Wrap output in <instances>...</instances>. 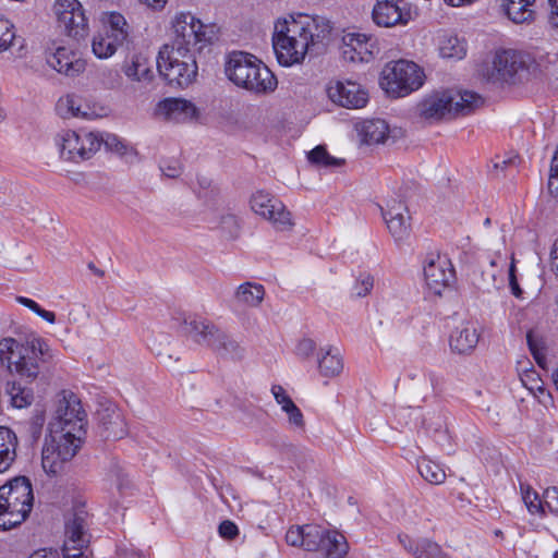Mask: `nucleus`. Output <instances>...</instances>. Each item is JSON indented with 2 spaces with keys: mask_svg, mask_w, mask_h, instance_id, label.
I'll return each mask as SVG.
<instances>
[{
  "mask_svg": "<svg viewBox=\"0 0 558 558\" xmlns=\"http://www.w3.org/2000/svg\"><path fill=\"white\" fill-rule=\"evenodd\" d=\"M287 543L308 551L322 550L326 558H343L349 550L345 537L337 530L317 524L293 526L286 534Z\"/></svg>",
  "mask_w": 558,
  "mask_h": 558,
  "instance_id": "5",
  "label": "nucleus"
},
{
  "mask_svg": "<svg viewBox=\"0 0 558 558\" xmlns=\"http://www.w3.org/2000/svg\"><path fill=\"white\" fill-rule=\"evenodd\" d=\"M315 349L316 343L314 342V340L304 338L300 340L299 343L296 344L295 352L298 356L302 359H308L314 353Z\"/></svg>",
  "mask_w": 558,
  "mask_h": 558,
  "instance_id": "51",
  "label": "nucleus"
},
{
  "mask_svg": "<svg viewBox=\"0 0 558 558\" xmlns=\"http://www.w3.org/2000/svg\"><path fill=\"white\" fill-rule=\"evenodd\" d=\"M373 287V277L368 274H363L356 279L352 288V294L356 298L366 296L372 291Z\"/></svg>",
  "mask_w": 558,
  "mask_h": 558,
  "instance_id": "43",
  "label": "nucleus"
},
{
  "mask_svg": "<svg viewBox=\"0 0 558 558\" xmlns=\"http://www.w3.org/2000/svg\"><path fill=\"white\" fill-rule=\"evenodd\" d=\"M526 340L533 356L538 363H541V352L531 332L526 335Z\"/></svg>",
  "mask_w": 558,
  "mask_h": 558,
  "instance_id": "59",
  "label": "nucleus"
},
{
  "mask_svg": "<svg viewBox=\"0 0 558 558\" xmlns=\"http://www.w3.org/2000/svg\"><path fill=\"white\" fill-rule=\"evenodd\" d=\"M130 27L123 15L112 12L108 16L104 32L94 36L92 49L99 59H108L113 56L118 47L129 41Z\"/></svg>",
  "mask_w": 558,
  "mask_h": 558,
  "instance_id": "14",
  "label": "nucleus"
},
{
  "mask_svg": "<svg viewBox=\"0 0 558 558\" xmlns=\"http://www.w3.org/2000/svg\"><path fill=\"white\" fill-rule=\"evenodd\" d=\"M174 34L172 48H187L190 50L201 51L204 47L211 44L217 35L215 24H204L191 12H179L171 22Z\"/></svg>",
  "mask_w": 558,
  "mask_h": 558,
  "instance_id": "10",
  "label": "nucleus"
},
{
  "mask_svg": "<svg viewBox=\"0 0 558 558\" xmlns=\"http://www.w3.org/2000/svg\"><path fill=\"white\" fill-rule=\"evenodd\" d=\"M112 472L116 477L117 485L119 487H121L123 485V476H124L122 469L120 466L116 465L114 469L112 470Z\"/></svg>",
  "mask_w": 558,
  "mask_h": 558,
  "instance_id": "64",
  "label": "nucleus"
},
{
  "mask_svg": "<svg viewBox=\"0 0 558 558\" xmlns=\"http://www.w3.org/2000/svg\"><path fill=\"white\" fill-rule=\"evenodd\" d=\"M411 20V12L403 0H374L372 21L384 28L403 26Z\"/></svg>",
  "mask_w": 558,
  "mask_h": 558,
  "instance_id": "19",
  "label": "nucleus"
},
{
  "mask_svg": "<svg viewBox=\"0 0 558 558\" xmlns=\"http://www.w3.org/2000/svg\"><path fill=\"white\" fill-rule=\"evenodd\" d=\"M308 160L324 168H336L343 162L342 159L330 156L326 148L320 145L308 153Z\"/></svg>",
  "mask_w": 558,
  "mask_h": 558,
  "instance_id": "41",
  "label": "nucleus"
},
{
  "mask_svg": "<svg viewBox=\"0 0 558 558\" xmlns=\"http://www.w3.org/2000/svg\"><path fill=\"white\" fill-rule=\"evenodd\" d=\"M271 393L277 401V403L281 407V410L284 407H288L292 401L290 396L287 393V391L283 389V387L279 385H275L271 387Z\"/></svg>",
  "mask_w": 558,
  "mask_h": 558,
  "instance_id": "53",
  "label": "nucleus"
},
{
  "mask_svg": "<svg viewBox=\"0 0 558 558\" xmlns=\"http://www.w3.org/2000/svg\"><path fill=\"white\" fill-rule=\"evenodd\" d=\"M252 210L268 220L276 230L288 231L293 227L291 213L283 203L270 194L258 191L254 193L250 201Z\"/></svg>",
  "mask_w": 558,
  "mask_h": 558,
  "instance_id": "15",
  "label": "nucleus"
},
{
  "mask_svg": "<svg viewBox=\"0 0 558 558\" xmlns=\"http://www.w3.org/2000/svg\"><path fill=\"white\" fill-rule=\"evenodd\" d=\"M53 144L61 160L81 163L92 159L100 149L102 134L84 129H65L54 135Z\"/></svg>",
  "mask_w": 558,
  "mask_h": 558,
  "instance_id": "9",
  "label": "nucleus"
},
{
  "mask_svg": "<svg viewBox=\"0 0 558 558\" xmlns=\"http://www.w3.org/2000/svg\"><path fill=\"white\" fill-rule=\"evenodd\" d=\"M534 2L535 0H507L506 14L515 24L530 23L534 20Z\"/></svg>",
  "mask_w": 558,
  "mask_h": 558,
  "instance_id": "33",
  "label": "nucleus"
},
{
  "mask_svg": "<svg viewBox=\"0 0 558 558\" xmlns=\"http://www.w3.org/2000/svg\"><path fill=\"white\" fill-rule=\"evenodd\" d=\"M47 64L60 74L76 76L84 72L85 60L69 46L53 43L45 52Z\"/></svg>",
  "mask_w": 558,
  "mask_h": 558,
  "instance_id": "18",
  "label": "nucleus"
},
{
  "mask_svg": "<svg viewBox=\"0 0 558 558\" xmlns=\"http://www.w3.org/2000/svg\"><path fill=\"white\" fill-rule=\"evenodd\" d=\"M7 393L10 397L12 407L16 409L26 408L34 401V393L32 389L17 381H10L7 384Z\"/></svg>",
  "mask_w": 558,
  "mask_h": 558,
  "instance_id": "36",
  "label": "nucleus"
},
{
  "mask_svg": "<svg viewBox=\"0 0 558 558\" xmlns=\"http://www.w3.org/2000/svg\"><path fill=\"white\" fill-rule=\"evenodd\" d=\"M184 331L195 342L211 348L220 330L208 320L193 318L184 323Z\"/></svg>",
  "mask_w": 558,
  "mask_h": 558,
  "instance_id": "29",
  "label": "nucleus"
},
{
  "mask_svg": "<svg viewBox=\"0 0 558 558\" xmlns=\"http://www.w3.org/2000/svg\"><path fill=\"white\" fill-rule=\"evenodd\" d=\"M32 484L24 476L15 477L0 487V529L21 524L33 508Z\"/></svg>",
  "mask_w": 558,
  "mask_h": 558,
  "instance_id": "6",
  "label": "nucleus"
},
{
  "mask_svg": "<svg viewBox=\"0 0 558 558\" xmlns=\"http://www.w3.org/2000/svg\"><path fill=\"white\" fill-rule=\"evenodd\" d=\"M54 359V352L48 342L36 332L28 331L19 339H0V361L7 364L11 373L34 380L40 371V364Z\"/></svg>",
  "mask_w": 558,
  "mask_h": 558,
  "instance_id": "2",
  "label": "nucleus"
},
{
  "mask_svg": "<svg viewBox=\"0 0 558 558\" xmlns=\"http://www.w3.org/2000/svg\"><path fill=\"white\" fill-rule=\"evenodd\" d=\"M329 99L348 109L363 108L368 101L367 92L353 81H332L328 84Z\"/></svg>",
  "mask_w": 558,
  "mask_h": 558,
  "instance_id": "20",
  "label": "nucleus"
},
{
  "mask_svg": "<svg viewBox=\"0 0 558 558\" xmlns=\"http://www.w3.org/2000/svg\"><path fill=\"white\" fill-rule=\"evenodd\" d=\"M410 549L415 558H451L438 544L429 539L418 541L416 547Z\"/></svg>",
  "mask_w": 558,
  "mask_h": 558,
  "instance_id": "39",
  "label": "nucleus"
},
{
  "mask_svg": "<svg viewBox=\"0 0 558 558\" xmlns=\"http://www.w3.org/2000/svg\"><path fill=\"white\" fill-rule=\"evenodd\" d=\"M374 44L365 34L347 33L342 37V57L351 62H368L373 58Z\"/></svg>",
  "mask_w": 558,
  "mask_h": 558,
  "instance_id": "24",
  "label": "nucleus"
},
{
  "mask_svg": "<svg viewBox=\"0 0 558 558\" xmlns=\"http://www.w3.org/2000/svg\"><path fill=\"white\" fill-rule=\"evenodd\" d=\"M515 271H517L515 259H514V256L512 254L511 255V262H510L509 269H508L509 287H510L511 293L515 298L521 299L522 294H523V291H522V289L519 286Z\"/></svg>",
  "mask_w": 558,
  "mask_h": 558,
  "instance_id": "49",
  "label": "nucleus"
},
{
  "mask_svg": "<svg viewBox=\"0 0 558 558\" xmlns=\"http://www.w3.org/2000/svg\"><path fill=\"white\" fill-rule=\"evenodd\" d=\"M80 109L81 111L88 113V117H77V119L94 120L101 117V113H99L95 107L89 106L83 100L81 101Z\"/></svg>",
  "mask_w": 558,
  "mask_h": 558,
  "instance_id": "55",
  "label": "nucleus"
},
{
  "mask_svg": "<svg viewBox=\"0 0 558 558\" xmlns=\"http://www.w3.org/2000/svg\"><path fill=\"white\" fill-rule=\"evenodd\" d=\"M160 171L167 178L175 179L182 173V166L177 159H165L159 165Z\"/></svg>",
  "mask_w": 558,
  "mask_h": 558,
  "instance_id": "45",
  "label": "nucleus"
},
{
  "mask_svg": "<svg viewBox=\"0 0 558 558\" xmlns=\"http://www.w3.org/2000/svg\"><path fill=\"white\" fill-rule=\"evenodd\" d=\"M478 339L480 333L474 323L462 322L450 335V348L460 354L469 353L475 349Z\"/></svg>",
  "mask_w": 558,
  "mask_h": 558,
  "instance_id": "26",
  "label": "nucleus"
},
{
  "mask_svg": "<svg viewBox=\"0 0 558 558\" xmlns=\"http://www.w3.org/2000/svg\"><path fill=\"white\" fill-rule=\"evenodd\" d=\"M388 124L385 120L375 119L364 122L362 126V135L367 144L384 143L388 136Z\"/></svg>",
  "mask_w": 558,
  "mask_h": 558,
  "instance_id": "34",
  "label": "nucleus"
},
{
  "mask_svg": "<svg viewBox=\"0 0 558 558\" xmlns=\"http://www.w3.org/2000/svg\"><path fill=\"white\" fill-rule=\"evenodd\" d=\"M88 537L85 532L84 520L74 515L66 522L63 558H81L87 547Z\"/></svg>",
  "mask_w": 558,
  "mask_h": 558,
  "instance_id": "23",
  "label": "nucleus"
},
{
  "mask_svg": "<svg viewBox=\"0 0 558 558\" xmlns=\"http://www.w3.org/2000/svg\"><path fill=\"white\" fill-rule=\"evenodd\" d=\"M548 191L551 195H558V174L551 170L548 179Z\"/></svg>",
  "mask_w": 558,
  "mask_h": 558,
  "instance_id": "60",
  "label": "nucleus"
},
{
  "mask_svg": "<svg viewBox=\"0 0 558 558\" xmlns=\"http://www.w3.org/2000/svg\"><path fill=\"white\" fill-rule=\"evenodd\" d=\"M54 12L59 26L73 38L87 34L88 22L82 4L77 0H57Z\"/></svg>",
  "mask_w": 558,
  "mask_h": 558,
  "instance_id": "17",
  "label": "nucleus"
},
{
  "mask_svg": "<svg viewBox=\"0 0 558 558\" xmlns=\"http://www.w3.org/2000/svg\"><path fill=\"white\" fill-rule=\"evenodd\" d=\"M436 45L441 58L460 60L466 54V43L451 33H439Z\"/></svg>",
  "mask_w": 558,
  "mask_h": 558,
  "instance_id": "31",
  "label": "nucleus"
},
{
  "mask_svg": "<svg viewBox=\"0 0 558 558\" xmlns=\"http://www.w3.org/2000/svg\"><path fill=\"white\" fill-rule=\"evenodd\" d=\"M159 74L169 85L178 87L190 86L197 76L195 52L187 48H172L163 45L156 60Z\"/></svg>",
  "mask_w": 558,
  "mask_h": 558,
  "instance_id": "7",
  "label": "nucleus"
},
{
  "mask_svg": "<svg viewBox=\"0 0 558 558\" xmlns=\"http://www.w3.org/2000/svg\"><path fill=\"white\" fill-rule=\"evenodd\" d=\"M521 384L530 391L532 395L535 390H539V386L544 383L541 379L539 375L534 371H525L520 377Z\"/></svg>",
  "mask_w": 558,
  "mask_h": 558,
  "instance_id": "44",
  "label": "nucleus"
},
{
  "mask_svg": "<svg viewBox=\"0 0 558 558\" xmlns=\"http://www.w3.org/2000/svg\"><path fill=\"white\" fill-rule=\"evenodd\" d=\"M102 145L109 150L123 155L126 153V144L114 134L102 135Z\"/></svg>",
  "mask_w": 558,
  "mask_h": 558,
  "instance_id": "46",
  "label": "nucleus"
},
{
  "mask_svg": "<svg viewBox=\"0 0 558 558\" xmlns=\"http://www.w3.org/2000/svg\"><path fill=\"white\" fill-rule=\"evenodd\" d=\"M482 104V97L473 92H435L418 102L417 112L424 120L436 122L458 114H469Z\"/></svg>",
  "mask_w": 558,
  "mask_h": 558,
  "instance_id": "4",
  "label": "nucleus"
},
{
  "mask_svg": "<svg viewBox=\"0 0 558 558\" xmlns=\"http://www.w3.org/2000/svg\"><path fill=\"white\" fill-rule=\"evenodd\" d=\"M521 495L524 505L526 506L531 514L545 515L544 504L537 492H535L530 485L521 484Z\"/></svg>",
  "mask_w": 558,
  "mask_h": 558,
  "instance_id": "40",
  "label": "nucleus"
},
{
  "mask_svg": "<svg viewBox=\"0 0 558 558\" xmlns=\"http://www.w3.org/2000/svg\"><path fill=\"white\" fill-rule=\"evenodd\" d=\"M529 56L512 49L498 50L482 70L490 82H510L527 70Z\"/></svg>",
  "mask_w": 558,
  "mask_h": 558,
  "instance_id": "13",
  "label": "nucleus"
},
{
  "mask_svg": "<svg viewBox=\"0 0 558 558\" xmlns=\"http://www.w3.org/2000/svg\"><path fill=\"white\" fill-rule=\"evenodd\" d=\"M287 413L289 423L295 427L302 428L304 426L303 414L294 402H291L288 407L282 409Z\"/></svg>",
  "mask_w": 558,
  "mask_h": 558,
  "instance_id": "50",
  "label": "nucleus"
},
{
  "mask_svg": "<svg viewBox=\"0 0 558 558\" xmlns=\"http://www.w3.org/2000/svg\"><path fill=\"white\" fill-rule=\"evenodd\" d=\"M17 302L24 305L25 307L29 308L35 314H37L41 307L37 302L25 296H19Z\"/></svg>",
  "mask_w": 558,
  "mask_h": 558,
  "instance_id": "58",
  "label": "nucleus"
},
{
  "mask_svg": "<svg viewBox=\"0 0 558 558\" xmlns=\"http://www.w3.org/2000/svg\"><path fill=\"white\" fill-rule=\"evenodd\" d=\"M330 32V23L324 19L290 16L279 20L272 35L278 62L283 66L302 63L311 48L323 44Z\"/></svg>",
  "mask_w": 558,
  "mask_h": 558,
  "instance_id": "1",
  "label": "nucleus"
},
{
  "mask_svg": "<svg viewBox=\"0 0 558 558\" xmlns=\"http://www.w3.org/2000/svg\"><path fill=\"white\" fill-rule=\"evenodd\" d=\"M383 218L396 241L404 240L410 234V216L407 206L396 198L388 199L386 207L380 206Z\"/></svg>",
  "mask_w": 558,
  "mask_h": 558,
  "instance_id": "21",
  "label": "nucleus"
},
{
  "mask_svg": "<svg viewBox=\"0 0 558 558\" xmlns=\"http://www.w3.org/2000/svg\"><path fill=\"white\" fill-rule=\"evenodd\" d=\"M19 439L15 433L4 426H0V473H4L16 460Z\"/></svg>",
  "mask_w": 558,
  "mask_h": 558,
  "instance_id": "30",
  "label": "nucleus"
},
{
  "mask_svg": "<svg viewBox=\"0 0 558 558\" xmlns=\"http://www.w3.org/2000/svg\"><path fill=\"white\" fill-rule=\"evenodd\" d=\"M122 72L131 82L143 85L150 84L155 78L148 59L141 53L133 54L130 60L124 61Z\"/></svg>",
  "mask_w": 558,
  "mask_h": 558,
  "instance_id": "27",
  "label": "nucleus"
},
{
  "mask_svg": "<svg viewBox=\"0 0 558 558\" xmlns=\"http://www.w3.org/2000/svg\"><path fill=\"white\" fill-rule=\"evenodd\" d=\"M156 116L169 122L185 123L197 116L193 102L184 98H166L156 106Z\"/></svg>",
  "mask_w": 558,
  "mask_h": 558,
  "instance_id": "22",
  "label": "nucleus"
},
{
  "mask_svg": "<svg viewBox=\"0 0 558 558\" xmlns=\"http://www.w3.org/2000/svg\"><path fill=\"white\" fill-rule=\"evenodd\" d=\"M27 558H61L59 553L51 549H39L31 554Z\"/></svg>",
  "mask_w": 558,
  "mask_h": 558,
  "instance_id": "57",
  "label": "nucleus"
},
{
  "mask_svg": "<svg viewBox=\"0 0 558 558\" xmlns=\"http://www.w3.org/2000/svg\"><path fill=\"white\" fill-rule=\"evenodd\" d=\"M544 510L548 508V510L555 514H558V488L557 487H548L545 489L544 495Z\"/></svg>",
  "mask_w": 558,
  "mask_h": 558,
  "instance_id": "47",
  "label": "nucleus"
},
{
  "mask_svg": "<svg viewBox=\"0 0 558 558\" xmlns=\"http://www.w3.org/2000/svg\"><path fill=\"white\" fill-rule=\"evenodd\" d=\"M218 532L222 538L233 539L239 534V529L232 521L226 520L220 523Z\"/></svg>",
  "mask_w": 558,
  "mask_h": 558,
  "instance_id": "52",
  "label": "nucleus"
},
{
  "mask_svg": "<svg viewBox=\"0 0 558 558\" xmlns=\"http://www.w3.org/2000/svg\"><path fill=\"white\" fill-rule=\"evenodd\" d=\"M424 279L429 293L441 295L454 281V269L445 255L429 254L424 265Z\"/></svg>",
  "mask_w": 558,
  "mask_h": 558,
  "instance_id": "16",
  "label": "nucleus"
},
{
  "mask_svg": "<svg viewBox=\"0 0 558 558\" xmlns=\"http://www.w3.org/2000/svg\"><path fill=\"white\" fill-rule=\"evenodd\" d=\"M138 1L148 8L159 10L166 5L168 0H138Z\"/></svg>",
  "mask_w": 558,
  "mask_h": 558,
  "instance_id": "61",
  "label": "nucleus"
},
{
  "mask_svg": "<svg viewBox=\"0 0 558 558\" xmlns=\"http://www.w3.org/2000/svg\"><path fill=\"white\" fill-rule=\"evenodd\" d=\"M48 430L49 435L45 439L41 452V464L46 473L58 475L76 456L85 435L59 429Z\"/></svg>",
  "mask_w": 558,
  "mask_h": 558,
  "instance_id": "8",
  "label": "nucleus"
},
{
  "mask_svg": "<svg viewBox=\"0 0 558 558\" xmlns=\"http://www.w3.org/2000/svg\"><path fill=\"white\" fill-rule=\"evenodd\" d=\"M417 470L421 476L430 484L439 485L446 480V472L440 464L428 459L418 461Z\"/></svg>",
  "mask_w": 558,
  "mask_h": 558,
  "instance_id": "38",
  "label": "nucleus"
},
{
  "mask_svg": "<svg viewBox=\"0 0 558 558\" xmlns=\"http://www.w3.org/2000/svg\"><path fill=\"white\" fill-rule=\"evenodd\" d=\"M532 395L544 407L553 404V397L550 392L546 390L544 384L539 386V390H535Z\"/></svg>",
  "mask_w": 558,
  "mask_h": 558,
  "instance_id": "54",
  "label": "nucleus"
},
{
  "mask_svg": "<svg viewBox=\"0 0 558 558\" xmlns=\"http://www.w3.org/2000/svg\"><path fill=\"white\" fill-rule=\"evenodd\" d=\"M549 3V23L551 27L558 29V0H548Z\"/></svg>",
  "mask_w": 558,
  "mask_h": 558,
  "instance_id": "56",
  "label": "nucleus"
},
{
  "mask_svg": "<svg viewBox=\"0 0 558 558\" xmlns=\"http://www.w3.org/2000/svg\"><path fill=\"white\" fill-rule=\"evenodd\" d=\"M551 267L558 272V239L555 241L551 250Z\"/></svg>",
  "mask_w": 558,
  "mask_h": 558,
  "instance_id": "63",
  "label": "nucleus"
},
{
  "mask_svg": "<svg viewBox=\"0 0 558 558\" xmlns=\"http://www.w3.org/2000/svg\"><path fill=\"white\" fill-rule=\"evenodd\" d=\"M37 315L39 317H41L43 319H45L46 322H48L49 324L56 323V314L53 312H50V311H47V310H44L43 307H40Z\"/></svg>",
  "mask_w": 558,
  "mask_h": 558,
  "instance_id": "62",
  "label": "nucleus"
},
{
  "mask_svg": "<svg viewBox=\"0 0 558 558\" xmlns=\"http://www.w3.org/2000/svg\"><path fill=\"white\" fill-rule=\"evenodd\" d=\"M82 99L75 95H65L59 98L56 105V111L62 119H77V117H88V113L81 111Z\"/></svg>",
  "mask_w": 558,
  "mask_h": 558,
  "instance_id": "35",
  "label": "nucleus"
},
{
  "mask_svg": "<svg viewBox=\"0 0 558 558\" xmlns=\"http://www.w3.org/2000/svg\"><path fill=\"white\" fill-rule=\"evenodd\" d=\"M225 73L235 86L258 95L272 93L278 85L268 66L245 52L230 53L225 64Z\"/></svg>",
  "mask_w": 558,
  "mask_h": 558,
  "instance_id": "3",
  "label": "nucleus"
},
{
  "mask_svg": "<svg viewBox=\"0 0 558 558\" xmlns=\"http://www.w3.org/2000/svg\"><path fill=\"white\" fill-rule=\"evenodd\" d=\"M211 348L221 355L232 359H241L244 353L243 348L221 330L218 332Z\"/></svg>",
  "mask_w": 558,
  "mask_h": 558,
  "instance_id": "37",
  "label": "nucleus"
},
{
  "mask_svg": "<svg viewBox=\"0 0 558 558\" xmlns=\"http://www.w3.org/2000/svg\"><path fill=\"white\" fill-rule=\"evenodd\" d=\"M265 288L257 282L246 281L234 291V302L244 307H257L264 300Z\"/></svg>",
  "mask_w": 558,
  "mask_h": 558,
  "instance_id": "32",
  "label": "nucleus"
},
{
  "mask_svg": "<svg viewBox=\"0 0 558 558\" xmlns=\"http://www.w3.org/2000/svg\"><path fill=\"white\" fill-rule=\"evenodd\" d=\"M86 412L81 400L71 391H62L57 396L56 410L51 417L48 429L77 433L85 435Z\"/></svg>",
  "mask_w": 558,
  "mask_h": 558,
  "instance_id": "12",
  "label": "nucleus"
},
{
  "mask_svg": "<svg viewBox=\"0 0 558 558\" xmlns=\"http://www.w3.org/2000/svg\"><path fill=\"white\" fill-rule=\"evenodd\" d=\"M515 271H517L515 259H514V256L512 254L511 255V262H510L509 269H508L509 287H510L511 293L515 298L521 299L522 294H523V291H522V289L519 286Z\"/></svg>",
  "mask_w": 558,
  "mask_h": 558,
  "instance_id": "48",
  "label": "nucleus"
},
{
  "mask_svg": "<svg viewBox=\"0 0 558 558\" xmlns=\"http://www.w3.org/2000/svg\"><path fill=\"white\" fill-rule=\"evenodd\" d=\"M101 434L107 439H121L128 434L125 418L116 405L109 404L98 411Z\"/></svg>",
  "mask_w": 558,
  "mask_h": 558,
  "instance_id": "25",
  "label": "nucleus"
},
{
  "mask_svg": "<svg viewBox=\"0 0 558 558\" xmlns=\"http://www.w3.org/2000/svg\"><path fill=\"white\" fill-rule=\"evenodd\" d=\"M15 38L13 24L0 15V51L7 50Z\"/></svg>",
  "mask_w": 558,
  "mask_h": 558,
  "instance_id": "42",
  "label": "nucleus"
},
{
  "mask_svg": "<svg viewBox=\"0 0 558 558\" xmlns=\"http://www.w3.org/2000/svg\"><path fill=\"white\" fill-rule=\"evenodd\" d=\"M424 83V73L417 64L408 60L387 63L380 73L379 85L391 97H404L417 90Z\"/></svg>",
  "mask_w": 558,
  "mask_h": 558,
  "instance_id": "11",
  "label": "nucleus"
},
{
  "mask_svg": "<svg viewBox=\"0 0 558 558\" xmlns=\"http://www.w3.org/2000/svg\"><path fill=\"white\" fill-rule=\"evenodd\" d=\"M317 364L322 376L327 378L337 377L343 369L342 354L337 347H323L317 355Z\"/></svg>",
  "mask_w": 558,
  "mask_h": 558,
  "instance_id": "28",
  "label": "nucleus"
}]
</instances>
